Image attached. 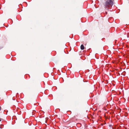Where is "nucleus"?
Segmentation results:
<instances>
[{"label":"nucleus","instance_id":"nucleus-1","mask_svg":"<svg viewBox=\"0 0 129 129\" xmlns=\"http://www.w3.org/2000/svg\"><path fill=\"white\" fill-rule=\"evenodd\" d=\"M113 5V2L112 0H107L105 3V8H110Z\"/></svg>","mask_w":129,"mask_h":129},{"label":"nucleus","instance_id":"nucleus-2","mask_svg":"<svg viewBox=\"0 0 129 129\" xmlns=\"http://www.w3.org/2000/svg\"><path fill=\"white\" fill-rule=\"evenodd\" d=\"M81 49L83 50L84 49V45H81L80 47Z\"/></svg>","mask_w":129,"mask_h":129},{"label":"nucleus","instance_id":"nucleus-3","mask_svg":"<svg viewBox=\"0 0 129 129\" xmlns=\"http://www.w3.org/2000/svg\"><path fill=\"white\" fill-rule=\"evenodd\" d=\"M111 126V125H109V126Z\"/></svg>","mask_w":129,"mask_h":129},{"label":"nucleus","instance_id":"nucleus-4","mask_svg":"<svg viewBox=\"0 0 129 129\" xmlns=\"http://www.w3.org/2000/svg\"><path fill=\"white\" fill-rule=\"evenodd\" d=\"M1 121V119H0V121Z\"/></svg>","mask_w":129,"mask_h":129},{"label":"nucleus","instance_id":"nucleus-5","mask_svg":"<svg viewBox=\"0 0 129 129\" xmlns=\"http://www.w3.org/2000/svg\"><path fill=\"white\" fill-rule=\"evenodd\" d=\"M1 110V107H0V110Z\"/></svg>","mask_w":129,"mask_h":129},{"label":"nucleus","instance_id":"nucleus-6","mask_svg":"<svg viewBox=\"0 0 129 129\" xmlns=\"http://www.w3.org/2000/svg\"><path fill=\"white\" fill-rule=\"evenodd\" d=\"M1 48H0V49H1Z\"/></svg>","mask_w":129,"mask_h":129}]
</instances>
